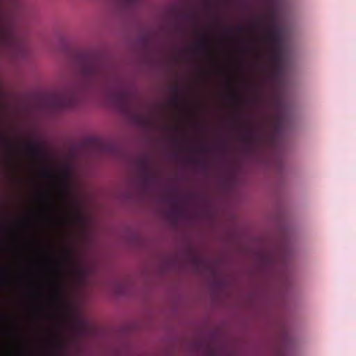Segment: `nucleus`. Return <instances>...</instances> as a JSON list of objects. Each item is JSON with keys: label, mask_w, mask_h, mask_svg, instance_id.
<instances>
[{"label": "nucleus", "mask_w": 356, "mask_h": 356, "mask_svg": "<svg viewBox=\"0 0 356 356\" xmlns=\"http://www.w3.org/2000/svg\"><path fill=\"white\" fill-rule=\"evenodd\" d=\"M74 69L80 79L88 87L107 81L109 73L99 58L86 54L76 56Z\"/></svg>", "instance_id": "obj_1"}, {"label": "nucleus", "mask_w": 356, "mask_h": 356, "mask_svg": "<svg viewBox=\"0 0 356 356\" xmlns=\"http://www.w3.org/2000/svg\"><path fill=\"white\" fill-rule=\"evenodd\" d=\"M108 97L114 106L124 111L131 108L134 101L133 91L119 82L108 91Z\"/></svg>", "instance_id": "obj_2"}, {"label": "nucleus", "mask_w": 356, "mask_h": 356, "mask_svg": "<svg viewBox=\"0 0 356 356\" xmlns=\"http://www.w3.org/2000/svg\"><path fill=\"white\" fill-rule=\"evenodd\" d=\"M266 18L270 22V27L259 22L254 24V28L265 33L264 39L269 43L271 48L282 47V33L281 29L277 25L275 16L270 14Z\"/></svg>", "instance_id": "obj_3"}, {"label": "nucleus", "mask_w": 356, "mask_h": 356, "mask_svg": "<svg viewBox=\"0 0 356 356\" xmlns=\"http://www.w3.org/2000/svg\"><path fill=\"white\" fill-rule=\"evenodd\" d=\"M137 165L139 169L140 178L144 185L155 181L157 176L155 171L150 168V159L147 156H141L137 159Z\"/></svg>", "instance_id": "obj_4"}, {"label": "nucleus", "mask_w": 356, "mask_h": 356, "mask_svg": "<svg viewBox=\"0 0 356 356\" xmlns=\"http://www.w3.org/2000/svg\"><path fill=\"white\" fill-rule=\"evenodd\" d=\"M51 104L52 107L56 111L71 109L76 106L77 97L74 92L59 95L51 100Z\"/></svg>", "instance_id": "obj_5"}, {"label": "nucleus", "mask_w": 356, "mask_h": 356, "mask_svg": "<svg viewBox=\"0 0 356 356\" xmlns=\"http://www.w3.org/2000/svg\"><path fill=\"white\" fill-rule=\"evenodd\" d=\"M17 39V33L11 23L2 25L0 27V46H8Z\"/></svg>", "instance_id": "obj_6"}, {"label": "nucleus", "mask_w": 356, "mask_h": 356, "mask_svg": "<svg viewBox=\"0 0 356 356\" xmlns=\"http://www.w3.org/2000/svg\"><path fill=\"white\" fill-rule=\"evenodd\" d=\"M270 56L274 64L273 76H277L282 68V47L271 48Z\"/></svg>", "instance_id": "obj_7"}, {"label": "nucleus", "mask_w": 356, "mask_h": 356, "mask_svg": "<svg viewBox=\"0 0 356 356\" xmlns=\"http://www.w3.org/2000/svg\"><path fill=\"white\" fill-rule=\"evenodd\" d=\"M24 149L34 158H40L43 155L42 148L37 143L30 142L23 145Z\"/></svg>", "instance_id": "obj_8"}, {"label": "nucleus", "mask_w": 356, "mask_h": 356, "mask_svg": "<svg viewBox=\"0 0 356 356\" xmlns=\"http://www.w3.org/2000/svg\"><path fill=\"white\" fill-rule=\"evenodd\" d=\"M172 13L177 16L179 19L186 21L193 22L196 26H197V19L193 13L185 10L178 9L176 8H174L172 9Z\"/></svg>", "instance_id": "obj_9"}, {"label": "nucleus", "mask_w": 356, "mask_h": 356, "mask_svg": "<svg viewBox=\"0 0 356 356\" xmlns=\"http://www.w3.org/2000/svg\"><path fill=\"white\" fill-rule=\"evenodd\" d=\"M242 138L246 145H251L254 142V128L252 126L245 125L241 129Z\"/></svg>", "instance_id": "obj_10"}, {"label": "nucleus", "mask_w": 356, "mask_h": 356, "mask_svg": "<svg viewBox=\"0 0 356 356\" xmlns=\"http://www.w3.org/2000/svg\"><path fill=\"white\" fill-rule=\"evenodd\" d=\"M197 50L208 52L210 48V44L207 39V36L204 33H201V39L195 44Z\"/></svg>", "instance_id": "obj_11"}, {"label": "nucleus", "mask_w": 356, "mask_h": 356, "mask_svg": "<svg viewBox=\"0 0 356 356\" xmlns=\"http://www.w3.org/2000/svg\"><path fill=\"white\" fill-rule=\"evenodd\" d=\"M168 202L172 204V208L170 211L172 215L175 218H177L184 212L183 208L178 204L176 197H170L168 199Z\"/></svg>", "instance_id": "obj_12"}, {"label": "nucleus", "mask_w": 356, "mask_h": 356, "mask_svg": "<svg viewBox=\"0 0 356 356\" xmlns=\"http://www.w3.org/2000/svg\"><path fill=\"white\" fill-rule=\"evenodd\" d=\"M175 96L170 100V104L177 106L182 103V100L179 97V88L177 86H174L172 88Z\"/></svg>", "instance_id": "obj_13"}, {"label": "nucleus", "mask_w": 356, "mask_h": 356, "mask_svg": "<svg viewBox=\"0 0 356 356\" xmlns=\"http://www.w3.org/2000/svg\"><path fill=\"white\" fill-rule=\"evenodd\" d=\"M284 124V119L280 115H277L274 119V130L278 134L281 131Z\"/></svg>", "instance_id": "obj_14"}, {"label": "nucleus", "mask_w": 356, "mask_h": 356, "mask_svg": "<svg viewBox=\"0 0 356 356\" xmlns=\"http://www.w3.org/2000/svg\"><path fill=\"white\" fill-rule=\"evenodd\" d=\"M40 175L42 177L44 178H55V175L53 173L52 170L48 167L43 168L40 172Z\"/></svg>", "instance_id": "obj_15"}, {"label": "nucleus", "mask_w": 356, "mask_h": 356, "mask_svg": "<svg viewBox=\"0 0 356 356\" xmlns=\"http://www.w3.org/2000/svg\"><path fill=\"white\" fill-rule=\"evenodd\" d=\"M0 143L6 149H12L13 148V143L9 139H8L5 137L0 138Z\"/></svg>", "instance_id": "obj_16"}, {"label": "nucleus", "mask_w": 356, "mask_h": 356, "mask_svg": "<svg viewBox=\"0 0 356 356\" xmlns=\"http://www.w3.org/2000/svg\"><path fill=\"white\" fill-rule=\"evenodd\" d=\"M51 345L56 349H63L65 346V343L63 340L56 338L51 343Z\"/></svg>", "instance_id": "obj_17"}, {"label": "nucleus", "mask_w": 356, "mask_h": 356, "mask_svg": "<svg viewBox=\"0 0 356 356\" xmlns=\"http://www.w3.org/2000/svg\"><path fill=\"white\" fill-rule=\"evenodd\" d=\"M63 255L67 259H70L72 257V253L69 250H65L63 252Z\"/></svg>", "instance_id": "obj_18"}, {"label": "nucleus", "mask_w": 356, "mask_h": 356, "mask_svg": "<svg viewBox=\"0 0 356 356\" xmlns=\"http://www.w3.org/2000/svg\"><path fill=\"white\" fill-rule=\"evenodd\" d=\"M54 298L57 300V301H61V298H60V293H59V291H58V289L56 288V291L54 294Z\"/></svg>", "instance_id": "obj_19"}, {"label": "nucleus", "mask_w": 356, "mask_h": 356, "mask_svg": "<svg viewBox=\"0 0 356 356\" xmlns=\"http://www.w3.org/2000/svg\"><path fill=\"white\" fill-rule=\"evenodd\" d=\"M265 261H266V263H268L269 264H273L275 263L274 258H273L271 257H265Z\"/></svg>", "instance_id": "obj_20"}, {"label": "nucleus", "mask_w": 356, "mask_h": 356, "mask_svg": "<svg viewBox=\"0 0 356 356\" xmlns=\"http://www.w3.org/2000/svg\"><path fill=\"white\" fill-rule=\"evenodd\" d=\"M232 100L234 103H237L238 100V95L236 92H233L232 94Z\"/></svg>", "instance_id": "obj_21"}, {"label": "nucleus", "mask_w": 356, "mask_h": 356, "mask_svg": "<svg viewBox=\"0 0 356 356\" xmlns=\"http://www.w3.org/2000/svg\"><path fill=\"white\" fill-rule=\"evenodd\" d=\"M197 150L200 152H204L207 150V149L205 146L201 145L198 146Z\"/></svg>", "instance_id": "obj_22"}, {"label": "nucleus", "mask_w": 356, "mask_h": 356, "mask_svg": "<svg viewBox=\"0 0 356 356\" xmlns=\"http://www.w3.org/2000/svg\"><path fill=\"white\" fill-rule=\"evenodd\" d=\"M236 29L238 32H243L245 31V27L243 25H238Z\"/></svg>", "instance_id": "obj_23"}, {"label": "nucleus", "mask_w": 356, "mask_h": 356, "mask_svg": "<svg viewBox=\"0 0 356 356\" xmlns=\"http://www.w3.org/2000/svg\"><path fill=\"white\" fill-rule=\"evenodd\" d=\"M201 263V261L199 259L195 260V264L197 266Z\"/></svg>", "instance_id": "obj_24"}, {"label": "nucleus", "mask_w": 356, "mask_h": 356, "mask_svg": "<svg viewBox=\"0 0 356 356\" xmlns=\"http://www.w3.org/2000/svg\"><path fill=\"white\" fill-rule=\"evenodd\" d=\"M173 142H174L175 143H178L179 140H178V139H177V138H174Z\"/></svg>", "instance_id": "obj_25"}, {"label": "nucleus", "mask_w": 356, "mask_h": 356, "mask_svg": "<svg viewBox=\"0 0 356 356\" xmlns=\"http://www.w3.org/2000/svg\"><path fill=\"white\" fill-rule=\"evenodd\" d=\"M174 129H175V130H177L178 129V127L177 126H175Z\"/></svg>", "instance_id": "obj_26"}]
</instances>
